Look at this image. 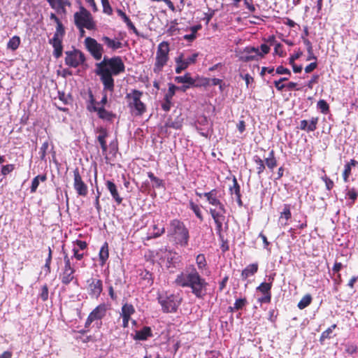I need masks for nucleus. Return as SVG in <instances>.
<instances>
[{
  "label": "nucleus",
  "mask_w": 358,
  "mask_h": 358,
  "mask_svg": "<svg viewBox=\"0 0 358 358\" xmlns=\"http://www.w3.org/2000/svg\"><path fill=\"white\" fill-rule=\"evenodd\" d=\"M229 191L231 195L235 194L236 196L241 194V187L235 176L233 178V185L229 187Z\"/></svg>",
  "instance_id": "72a5a7b5"
},
{
  "label": "nucleus",
  "mask_w": 358,
  "mask_h": 358,
  "mask_svg": "<svg viewBox=\"0 0 358 358\" xmlns=\"http://www.w3.org/2000/svg\"><path fill=\"white\" fill-rule=\"evenodd\" d=\"M212 83V85H220L222 82L221 80L217 78H213V79H208V78H203V85H210V83Z\"/></svg>",
  "instance_id": "8fccbe9b"
},
{
  "label": "nucleus",
  "mask_w": 358,
  "mask_h": 358,
  "mask_svg": "<svg viewBox=\"0 0 358 358\" xmlns=\"http://www.w3.org/2000/svg\"><path fill=\"white\" fill-rule=\"evenodd\" d=\"M105 305H100L97 306L90 314V320H96L101 319L106 315Z\"/></svg>",
  "instance_id": "412c9836"
},
{
  "label": "nucleus",
  "mask_w": 358,
  "mask_h": 358,
  "mask_svg": "<svg viewBox=\"0 0 358 358\" xmlns=\"http://www.w3.org/2000/svg\"><path fill=\"white\" fill-rule=\"evenodd\" d=\"M108 258V243H105L101 248V250L99 251V259L101 262V264L103 266L106 261Z\"/></svg>",
  "instance_id": "cd10ccee"
},
{
  "label": "nucleus",
  "mask_w": 358,
  "mask_h": 358,
  "mask_svg": "<svg viewBox=\"0 0 358 358\" xmlns=\"http://www.w3.org/2000/svg\"><path fill=\"white\" fill-rule=\"evenodd\" d=\"M85 60L84 54L78 50L66 52L65 62L69 66L76 68L83 64Z\"/></svg>",
  "instance_id": "9d476101"
},
{
  "label": "nucleus",
  "mask_w": 358,
  "mask_h": 358,
  "mask_svg": "<svg viewBox=\"0 0 358 358\" xmlns=\"http://www.w3.org/2000/svg\"><path fill=\"white\" fill-rule=\"evenodd\" d=\"M118 15L120 16L124 22L127 24L129 29H131L136 35H138V31L131 22L130 19L127 17V15L121 10H117Z\"/></svg>",
  "instance_id": "a878e982"
},
{
  "label": "nucleus",
  "mask_w": 358,
  "mask_h": 358,
  "mask_svg": "<svg viewBox=\"0 0 358 358\" xmlns=\"http://www.w3.org/2000/svg\"><path fill=\"white\" fill-rule=\"evenodd\" d=\"M358 166V162L354 159L346 163L344 166V171L343 173V180L347 182L349 180V177L351 176V171L352 167Z\"/></svg>",
  "instance_id": "6ab92c4d"
},
{
  "label": "nucleus",
  "mask_w": 358,
  "mask_h": 358,
  "mask_svg": "<svg viewBox=\"0 0 358 358\" xmlns=\"http://www.w3.org/2000/svg\"><path fill=\"white\" fill-rule=\"evenodd\" d=\"M124 64L120 57L112 58L104 57L96 64L95 73L100 77L104 91L113 92L114 90V79L113 76H117L124 71Z\"/></svg>",
  "instance_id": "f257e3e1"
},
{
  "label": "nucleus",
  "mask_w": 358,
  "mask_h": 358,
  "mask_svg": "<svg viewBox=\"0 0 358 358\" xmlns=\"http://www.w3.org/2000/svg\"><path fill=\"white\" fill-rule=\"evenodd\" d=\"M318 117H312L310 122H308V132L313 131L317 129V124L318 122Z\"/></svg>",
  "instance_id": "c03bdc74"
},
{
  "label": "nucleus",
  "mask_w": 358,
  "mask_h": 358,
  "mask_svg": "<svg viewBox=\"0 0 358 358\" xmlns=\"http://www.w3.org/2000/svg\"><path fill=\"white\" fill-rule=\"evenodd\" d=\"M241 77L245 81L248 87L254 82V78L248 73H246L244 76H241Z\"/></svg>",
  "instance_id": "e2e57ef3"
},
{
  "label": "nucleus",
  "mask_w": 358,
  "mask_h": 358,
  "mask_svg": "<svg viewBox=\"0 0 358 358\" xmlns=\"http://www.w3.org/2000/svg\"><path fill=\"white\" fill-rule=\"evenodd\" d=\"M74 20L76 26L79 29L86 28L92 30L95 28V23L92 20L91 14L84 8L80 12L75 13Z\"/></svg>",
  "instance_id": "0eeeda50"
},
{
  "label": "nucleus",
  "mask_w": 358,
  "mask_h": 358,
  "mask_svg": "<svg viewBox=\"0 0 358 358\" xmlns=\"http://www.w3.org/2000/svg\"><path fill=\"white\" fill-rule=\"evenodd\" d=\"M87 291L92 299H98L103 291V282L101 280L91 278L87 280Z\"/></svg>",
  "instance_id": "9b49d317"
},
{
  "label": "nucleus",
  "mask_w": 358,
  "mask_h": 358,
  "mask_svg": "<svg viewBox=\"0 0 358 358\" xmlns=\"http://www.w3.org/2000/svg\"><path fill=\"white\" fill-rule=\"evenodd\" d=\"M99 136H97L98 141L99 142L102 151L105 153L107 151V145L106 138L108 136L107 131L101 127L98 129Z\"/></svg>",
  "instance_id": "4be33fe9"
},
{
  "label": "nucleus",
  "mask_w": 358,
  "mask_h": 358,
  "mask_svg": "<svg viewBox=\"0 0 358 358\" xmlns=\"http://www.w3.org/2000/svg\"><path fill=\"white\" fill-rule=\"evenodd\" d=\"M203 195L209 204L214 207L210 208V213L215 221L217 229L220 231L224 218L223 214L225 212L224 205L220 201V198L221 197L220 192L214 189L208 192L204 193Z\"/></svg>",
  "instance_id": "f03ea898"
},
{
  "label": "nucleus",
  "mask_w": 358,
  "mask_h": 358,
  "mask_svg": "<svg viewBox=\"0 0 358 358\" xmlns=\"http://www.w3.org/2000/svg\"><path fill=\"white\" fill-rule=\"evenodd\" d=\"M46 178H47L45 175H38L36 177H35L31 182V192H35L39 185V182H44L46 180Z\"/></svg>",
  "instance_id": "7c9ffc66"
},
{
  "label": "nucleus",
  "mask_w": 358,
  "mask_h": 358,
  "mask_svg": "<svg viewBox=\"0 0 358 358\" xmlns=\"http://www.w3.org/2000/svg\"><path fill=\"white\" fill-rule=\"evenodd\" d=\"M274 45H275V48H274L275 54L282 57L283 55V51L282 50V45H281V43H277Z\"/></svg>",
  "instance_id": "0e129e2a"
},
{
  "label": "nucleus",
  "mask_w": 358,
  "mask_h": 358,
  "mask_svg": "<svg viewBox=\"0 0 358 358\" xmlns=\"http://www.w3.org/2000/svg\"><path fill=\"white\" fill-rule=\"evenodd\" d=\"M255 162L257 164V173L260 175L265 169V165L264 161L259 157L255 156L254 158Z\"/></svg>",
  "instance_id": "a19ab883"
},
{
  "label": "nucleus",
  "mask_w": 358,
  "mask_h": 358,
  "mask_svg": "<svg viewBox=\"0 0 358 358\" xmlns=\"http://www.w3.org/2000/svg\"><path fill=\"white\" fill-rule=\"evenodd\" d=\"M64 268L61 274L62 282L64 285L69 284L74 279L75 269L71 264L70 259L67 255L64 257Z\"/></svg>",
  "instance_id": "f8f14e48"
},
{
  "label": "nucleus",
  "mask_w": 358,
  "mask_h": 358,
  "mask_svg": "<svg viewBox=\"0 0 358 358\" xmlns=\"http://www.w3.org/2000/svg\"><path fill=\"white\" fill-rule=\"evenodd\" d=\"M319 80V75H314L312 78L307 83V87L309 89H313L314 84L317 83Z\"/></svg>",
  "instance_id": "6e6d98bb"
},
{
  "label": "nucleus",
  "mask_w": 358,
  "mask_h": 358,
  "mask_svg": "<svg viewBox=\"0 0 358 358\" xmlns=\"http://www.w3.org/2000/svg\"><path fill=\"white\" fill-rule=\"evenodd\" d=\"M317 107L324 114H327L329 111V106L324 99H321L317 102Z\"/></svg>",
  "instance_id": "4c0bfd02"
},
{
  "label": "nucleus",
  "mask_w": 358,
  "mask_h": 358,
  "mask_svg": "<svg viewBox=\"0 0 358 358\" xmlns=\"http://www.w3.org/2000/svg\"><path fill=\"white\" fill-rule=\"evenodd\" d=\"M336 327V324H333L330 327H329L327 330L322 332L320 336V341H323L327 338H330L331 337V334L333 330Z\"/></svg>",
  "instance_id": "ea45409f"
},
{
  "label": "nucleus",
  "mask_w": 358,
  "mask_h": 358,
  "mask_svg": "<svg viewBox=\"0 0 358 358\" xmlns=\"http://www.w3.org/2000/svg\"><path fill=\"white\" fill-rule=\"evenodd\" d=\"M62 38L53 37L50 40V43L52 45L54 48L53 55L56 58H59L62 56L63 47L62 45Z\"/></svg>",
  "instance_id": "a211bd4d"
},
{
  "label": "nucleus",
  "mask_w": 358,
  "mask_h": 358,
  "mask_svg": "<svg viewBox=\"0 0 358 358\" xmlns=\"http://www.w3.org/2000/svg\"><path fill=\"white\" fill-rule=\"evenodd\" d=\"M20 44V38L17 36H13L7 43V48L11 50H15Z\"/></svg>",
  "instance_id": "2f4dec72"
},
{
  "label": "nucleus",
  "mask_w": 358,
  "mask_h": 358,
  "mask_svg": "<svg viewBox=\"0 0 358 358\" xmlns=\"http://www.w3.org/2000/svg\"><path fill=\"white\" fill-rule=\"evenodd\" d=\"M169 45L167 42L160 43L157 48L156 54V62L154 67V71L159 73L162 71L169 59Z\"/></svg>",
  "instance_id": "423d86ee"
},
{
  "label": "nucleus",
  "mask_w": 358,
  "mask_h": 358,
  "mask_svg": "<svg viewBox=\"0 0 358 358\" xmlns=\"http://www.w3.org/2000/svg\"><path fill=\"white\" fill-rule=\"evenodd\" d=\"M101 40L108 48L113 50L122 48V43L120 41L111 39L108 36H103Z\"/></svg>",
  "instance_id": "5701e85b"
},
{
  "label": "nucleus",
  "mask_w": 358,
  "mask_h": 358,
  "mask_svg": "<svg viewBox=\"0 0 358 358\" xmlns=\"http://www.w3.org/2000/svg\"><path fill=\"white\" fill-rule=\"evenodd\" d=\"M15 169V166L13 164H7L3 166L1 168V174L3 176H6L7 174L12 172Z\"/></svg>",
  "instance_id": "09e8293b"
},
{
  "label": "nucleus",
  "mask_w": 358,
  "mask_h": 358,
  "mask_svg": "<svg viewBox=\"0 0 358 358\" xmlns=\"http://www.w3.org/2000/svg\"><path fill=\"white\" fill-rule=\"evenodd\" d=\"M87 50L96 60H100L102 57L103 48L94 38L87 37L84 41Z\"/></svg>",
  "instance_id": "1a4fd4ad"
},
{
  "label": "nucleus",
  "mask_w": 358,
  "mask_h": 358,
  "mask_svg": "<svg viewBox=\"0 0 358 358\" xmlns=\"http://www.w3.org/2000/svg\"><path fill=\"white\" fill-rule=\"evenodd\" d=\"M292 214L290 210V206L289 204H285L283 210L281 212L280 218H285L286 221L291 218Z\"/></svg>",
  "instance_id": "79ce46f5"
},
{
  "label": "nucleus",
  "mask_w": 358,
  "mask_h": 358,
  "mask_svg": "<svg viewBox=\"0 0 358 358\" xmlns=\"http://www.w3.org/2000/svg\"><path fill=\"white\" fill-rule=\"evenodd\" d=\"M345 191V199H349L350 200V201L348 203V206L351 207L354 205L358 197V192L354 187L349 189L348 187H347Z\"/></svg>",
  "instance_id": "b1692460"
},
{
  "label": "nucleus",
  "mask_w": 358,
  "mask_h": 358,
  "mask_svg": "<svg viewBox=\"0 0 358 358\" xmlns=\"http://www.w3.org/2000/svg\"><path fill=\"white\" fill-rule=\"evenodd\" d=\"M176 81L178 83L187 84V87H190L193 84V80L189 75H185L183 76H178L176 78Z\"/></svg>",
  "instance_id": "e433bc0d"
},
{
  "label": "nucleus",
  "mask_w": 358,
  "mask_h": 358,
  "mask_svg": "<svg viewBox=\"0 0 358 358\" xmlns=\"http://www.w3.org/2000/svg\"><path fill=\"white\" fill-rule=\"evenodd\" d=\"M152 335L151 329L148 327H145L142 330L137 331L134 339L144 341Z\"/></svg>",
  "instance_id": "393cba45"
},
{
  "label": "nucleus",
  "mask_w": 358,
  "mask_h": 358,
  "mask_svg": "<svg viewBox=\"0 0 358 358\" xmlns=\"http://www.w3.org/2000/svg\"><path fill=\"white\" fill-rule=\"evenodd\" d=\"M106 186L115 202L117 204H120L122 201V198L119 194L116 185L110 180H107L106 182Z\"/></svg>",
  "instance_id": "dca6fc26"
},
{
  "label": "nucleus",
  "mask_w": 358,
  "mask_h": 358,
  "mask_svg": "<svg viewBox=\"0 0 358 358\" xmlns=\"http://www.w3.org/2000/svg\"><path fill=\"white\" fill-rule=\"evenodd\" d=\"M198 54H192L190 55H185L184 53H180L175 58L176 64V72L180 73L182 71L185 70L189 65L194 64L198 57Z\"/></svg>",
  "instance_id": "6e6552de"
},
{
  "label": "nucleus",
  "mask_w": 358,
  "mask_h": 358,
  "mask_svg": "<svg viewBox=\"0 0 358 358\" xmlns=\"http://www.w3.org/2000/svg\"><path fill=\"white\" fill-rule=\"evenodd\" d=\"M94 110L97 111L98 115L100 118L106 120H111L113 117V115L110 112L106 110L103 108H96L94 107Z\"/></svg>",
  "instance_id": "c756f323"
},
{
  "label": "nucleus",
  "mask_w": 358,
  "mask_h": 358,
  "mask_svg": "<svg viewBox=\"0 0 358 358\" xmlns=\"http://www.w3.org/2000/svg\"><path fill=\"white\" fill-rule=\"evenodd\" d=\"M52 8L57 11L65 12V7L71 5L69 0H46Z\"/></svg>",
  "instance_id": "f3484780"
},
{
  "label": "nucleus",
  "mask_w": 358,
  "mask_h": 358,
  "mask_svg": "<svg viewBox=\"0 0 358 358\" xmlns=\"http://www.w3.org/2000/svg\"><path fill=\"white\" fill-rule=\"evenodd\" d=\"M159 302L166 312H173L178 308L180 301L174 296H170L164 299L159 297Z\"/></svg>",
  "instance_id": "4468645a"
},
{
  "label": "nucleus",
  "mask_w": 358,
  "mask_h": 358,
  "mask_svg": "<svg viewBox=\"0 0 358 358\" xmlns=\"http://www.w3.org/2000/svg\"><path fill=\"white\" fill-rule=\"evenodd\" d=\"M274 71L275 70H274L273 67H271V68H270V67H262L260 74L262 76H264L266 73H268L269 74L273 75Z\"/></svg>",
  "instance_id": "774afa93"
},
{
  "label": "nucleus",
  "mask_w": 358,
  "mask_h": 358,
  "mask_svg": "<svg viewBox=\"0 0 358 358\" xmlns=\"http://www.w3.org/2000/svg\"><path fill=\"white\" fill-rule=\"evenodd\" d=\"M303 43L307 47V51L308 53L307 60L308 61L311 60V59L316 60L317 57L314 55L313 50V46H312V43H310V41L308 39L306 38L303 40Z\"/></svg>",
  "instance_id": "c9c22d12"
},
{
  "label": "nucleus",
  "mask_w": 358,
  "mask_h": 358,
  "mask_svg": "<svg viewBox=\"0 0 358 358\" xmlns=\"http://www.w3.org/2000/svg\"><path fill=\"white\" fill-rule=\"evenodd\" d=\"M170 232L175 236V239L178 243L181 245H185L187 243L189 238L188 231L182 222L178 220L171 221Z\"/></svg>",
  "instance_id": "39448f33"
},
{
  "label": "nucleus",
  "mask_w": 358,
  "mask_h": 358,
  "mask_svg": "<svg viewBox=\"0 0 358 358\" xmlns=\"http://www.w3.org/2000/svg\"><path fill=\"white\" fill-rule=\"evenodd\" d=\"M275 73L277 74H280V75H282V74H286V75H289V76L291 75L290 71L288 69L283 67L282 66H278L275 70Z\"/></svg>",
  "instance_id": "603ef678"
},
{
  "label": "nucleus",
  "mask_w": 358,
  "mask_h": 358,
  "mask_svg": "<svg viewBox=\"0 0 358 358\" xmlns=\"http://www.w3.org/2000/svg\"><path fill=\"white\" fill-rule=\"evenodd\" d=\"M154 237H157L164 232V227L159 228L156 224L153 226Z\"/></svg>",
  "instance_id": "680f3d73"
},
{
  "label": "nucleus",
  "mask_w": 358,
  "mask_h": 358,
  "mask_svg": "<svg viewBox=\"0 0 358 358\" xmlns=\"http://www.w3.org/2000/svg\"><path fill=\"white\" fill-rule=\"evenodd\" d=\"M303 55V52L301 51V50H298L297 52H296L295 54H294L293 55H292L289 59V64H295L294 63V61L296 59H298L299 57H301V56Z\"/></svg>",
  "instance_id": "4d7b16f0"
},
{
  "label": "nucleus",
  "mask_w": 358,
  "mask_h": 358,
  "mask_svg": "<svg viewBox=\"0 0 358 358\" xmlns=\"http://www.w3.org/2000/svg\"><path fill=\"white\" fill-rule=\"evenodd\" d=\"M189 206H190V208L191 209L194 211V213L196 214V215L199 217V218H201V213H200V208L198 205L195 204L193 201H190L189 202Z\"/></svg>",
  "instance_id": "3c124183"
},
{
  "label": "nucleus",
  "mask_w": 358,
  "mask_h": 358,
  "mask_svg": "<svg viewBox=\"0 0 358 358\" xmlns=\"http://www.w3.org/2000/svg\"><path fill=\"white\" fill-rule=\"evenodd\" d=\"M271 282H262L257 287V291L262 294L271 295Z\"/></svg>",
  "instance_id": "c85d7f7f"
},
{
  "label": "nucleus",
  "mask_w": 358,
  "mask_h": 358,
  "mask_svg": "<svg viewBox=\"0 0 358 358\" xmlns=\"http://www.w3.org/2000/svg\"><path fill=\"white\" fill-rule=\"evenodd\" d=\"M200 28H201L200 25L192 27L190 28L191 33L189 34L185 35L183 36L184 39H185L188 41H192L193 40H194L196 36V32Z\"/></svg>",
  "instance_id": "f704fd0d"
},
{
  "label": "nucleus",
  "mask_w": 358,
  "mask_h": 358,
  "mask_svg": "<svg viewBox=\"0 0 358 358\" xmlns=\"http://www.w3.org/2000/svg\"><path fill=\"white\" fill-rule=\"evenodd\" d=\"M178 90V87L173 85H171L169 88V91L167 94L165 95L166 101L171 100L173 96L175 94V92Z\"/></svg>",
  "instance_id": "a18cd8bd"
},
{
  "label": "nucleus",
  "mask_w": 358,
  "mask_h": 358,
  "mask_svg": "<svg viewBox=\"0 0 358 358\" xmlns=\"http://www.w3.org/2000/svg\"><path fill=\"white\" fill-rule=\"evenodd\" d=\"M268 315H269L268 320L271 322H275L276 320L277 316H278L277 310L275 309L270 310L268 312Z\"/></svg>",
  "instance_id": "bf43d9fd"
},
{
  "label": "nucleus",
  "mask_w": 358,
  "mask_h": 358,
  "mask_svg": "<svg viewBox=\"0 0 358 358\" xmlns=\"http://www.w3.org/2000/svg\"><path fill=\"white\" fill-rule=\"evenodd\" d=\"M134 313L135 309L131 304L125 303L122 306L120 315L123 320L122 326L124 328L128 327L131 315H133Z\"/></svg>",
  "instance_id": "2eb2a0df"
},
{
  "label": "nucleus",
  "mask_w": 358,
  "mask_h": 358,
  "mask_svg": "<svg viewBox=\"0 0 358 358\" xmlns=\"http://www.w3.org/2000/svg\"><path fill=\"white\" fill-rule=\"evenodd\" d=\"M41 298L43 301H46L48 298V288L47 285H43L41 293Z\"/></svg>",
  "instance_id": "13d9d810"
},
{
  "label": "nucleus",
  "mask_w": 358,
  "mask_h": 358,
  "mask_svg": "<svg viewBox=\"0 0 358 358\" xmlns=\"http://www.w3.org/2000/svg\"><path fill=\"white\" fill-rule=\"evenodd\" d=\"M317 66V64L316 62H312L305 68V71L307 73H309L312 72L313 70H315Z\"/></svg>",
  "instance_id": "69168bd1"
},
{
  "label": "nucleus",
  "mask_w": 358,
  "mask_h": 358,
  "mask_svg": "<svg viewBox=\"0 0 358 358\" xmlns=\"http://www.w3.org/2000/svg\"><path fill=\"white\" fill-rule=\"evenodd\" d=\"M247 304V300L245 298L238 299L236 300L234 307L231 308V310H241Z\"/></svg>",
  "instance_id": "58836bf2"
},
{
  "label": "nucleus",
  "mask_w": 358,
  "mask_h": 358,
  "mask_svg": "<svg viewBox=\"0 0 358 358\" xmlns=\"http://www.w3.org/2000/svg\"><path fill=\"white\" fill-rule=\"evenodd\" d=\"M178 285L190 287L192 292L200 297L201 296V283L198 272L193 268L182 272L176 279Z\"/></svg>",
  "instance_id": "7ed1b4c3"
},
{
  "label": "nucleus",
  "mask_w": 358,
  "mask_h": 358,
  "mask_svg": "<svg viewBox=\"0 0 358 358\" xmlns=\"http://www.w3.org/2000/svg\"><path fill=\"white\" fill-rule=\"evenodd\" d=\"M258 271V264L253 263L247 266L241 273L243 280H246L248 277L255 275Z\"/></svg>",
  "instance_id": "aec40b11"
},
{
  "label": "nucleus",
  "mask_w": 358,
  "mask_h": 358,
  "mask_svg": "<svg viewBox=\"0 0 358 358\" xmlns=\"http://www.w3.org/2000/svg\"><path fill=\"white\" fill-rule=\"evenodd\" d=\"M48 141H45L42 144V145L40 148V151H39L41 159H42V160L45 159V155H46V150H48Z\"/></svg>",
  "instance_id": "49530a36"
},
{
  "label": "nucleus",
  "mask_w": 358,
  "mask_h": 358,
  "mask_svg": "<svg viewBox=\"0 0 358 358\" xmlns=\"http://www.w3.org/2000/svg\"><path fill=\"white\" fill-rule=\"evenodd\" d=\"M265 163L267 167L271 170H273L277 166V160L273 150L269 152L268 157L265 159Z\"/></svg>",
  "instance_id": "bb28decb"
},
{
  "label": "nucleus",
  "mask_w": 358,
  "mask_h": 358,
  "mask_svg": "<svg viewBox=\"0 0 358 358\" xmlns=\"http://www.w3.org/2000/svg\"><path fill=\"white\" fill-rule=\"evenodd\" d=\"M64 35V29L63 27L62 22H59V24H57L56 31H55L53 37L63 38Z\"/></svg>",
  "instance_id": "37998d69"
},
{
  "label": "nucleus",
  "mask_w": 358,
  "mask_h": 358,
  "mask_svg": "<svg viewBox=\"0 0 358 358\" xmlns=\"http://www.w3.org/2000/svg\"><path fill=\"white\" fill-rule=\"evenodd\" d=\"M142 96L143 92L133 90L125 96L128 107L136 115H141L146 110L145 105L141 101Z\"/></svg>",
  "instance_id": "20e7f679"
},
{
  "label": "nucleus",
  "mask_w": 358,
  "mask_h": 358,
  "mask_svg": "<svg viewBox=\"0 0 358 358\" xmlns=\"http://www.w3.org/2000/svg\"><path fill=\"white\" fill-rule=\"evenodd\" d=\"M103 12L108 15H110L113 12V9L110 6L108 0H101Z\"/></svg>",
  "instance_id": "de8ad7c7"
},
{
  "label": "nucleus",
  "mask_w": 358,
  "mask_h": 358,
  "mask_svg": "<svg viewBox=\"0 0 358 358\" xmlns=\"http://www.w3.org/2000/svg\"><path fill=\"white\" fill-rule=\"evenodd\" d=\"M322 180L325 182L326 188L328 190H331L334 185V182L326 176L322 178Z\"/></svg>",
  "instance_id": "864d4df0"
},
{
  "label": "nucleus",
  "mask_w": 358,
  "mask_h": 358,
  "mask_svg": "<svg viewBox=\"0 0 358 358\" xmlns=\"http://www.w3.org/2000/svg\"><path fill=\"white\" fill-rule=\"evenodd\" d=\"M312 299H313L310 294H306L299 302L297 305L298 308L301 310L304 309L311 303Z\"/></svg>",
  "instance_id": "473e14b6"
},
{
  "label": "nucleus",
  "mask_w": 358,
  "mask_h": 358,
  "mask_svg": "<svg viewBox=\"0 0 358 358\" xmlns=\"http://www.w3.org/2000/svg\"><path fill=\"white\" fill-rule=\"evenodd\" d=\"M260 48H261L262 52H259L258 51V55H259L261 57H263L264 55L268 54L270 51L269 45H268L265 43L262 44L260 46Z\"/></svg>",
  "instance_id": "5fc2aeb1"
},
{
  "label": "nucleus",
  "mask_w": 358,
  "mask_h": 358,
  "mask_svg": "<svg viewBox=\"0 0 358 358\" xmlns=\"http://www.w3.org/2000/svg\"><path fill=\"white\" fill-rule=\"evenodd\" d=\"M236 127L241 134L245 131V122L244 120H240L236 124Z\"/></svg>",
  "instance_id": "338daca9"
},
{
  "label": "nucleus",
  "mask_w": 358,
  "mask_h": 358,
  "mask_svg": "<svg viewBox=\"0 0 358 358\" xmlns=\"http://www.w3.org/2000/svg\"><path fill=\"white\" fill-rule=\"evenodd\" d=\"M271 300V295L263 294L262 297L258 299V301L261 303H269Z\"/></svg>",
  "instance_id": "052dcab7"
},
{
  "label": "nucleus",
  "mask_w": 358,
  "mask_h": 358,
  "mask_svg": "<svg viewBox=\"0 0 358 358\" xmlns=\"http://www.w3.org/2000/svg\"><path fill=\"white\" fill-rule=\"evenodd\" d=\"M73 187L79 196H85L88 193L87 186L83 180L78 169L73 171Z\"/></svg>",
  "instance_id": "ddd939ff"
}]
</instances>
